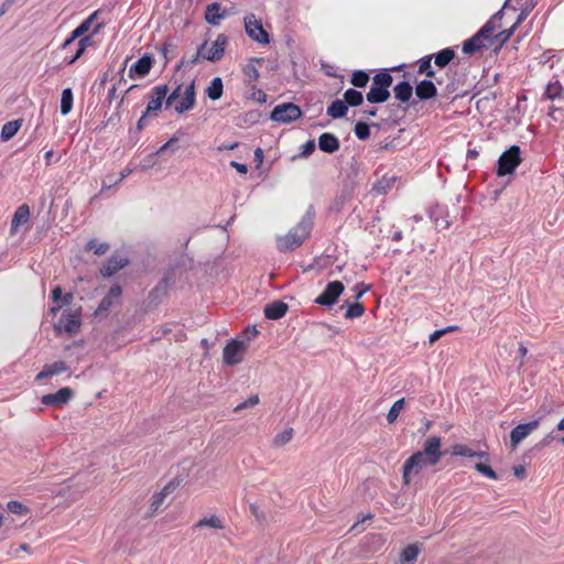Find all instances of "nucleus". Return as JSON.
<instances>
[{
  "mask_svg": "<svg viewBox=\"0 0 564 564\" xmlns=\"http://www.w3.org/2000/svg\"><path fill=\"white\" fill-rule=\"evenodd\" d=\"M54 156V151L53 150H48L44 153V160H45V165L46 166H50L52 164V159Z\"/></svg>",
  "mask_w": 564,
  "mask_h": 564,
  "instance_id": "0e129e2a",
  "label": "nucleus"
},
{
  "mask_svg": "<svg viewBox=\"0 0 564 564\" xmlns=\"http://www.w3.org/2000/svg\"><path fill=\"white\" fill-rule=\"evenodd\" d=\"M153 59L151 56L144 55L140 57L130 68L138 76L143 77L148 75L152 68Z\"/></svg>",
  "mask_w": 564,
  "mask_h": 564,
  "instance_id": "c85d7f7f",
  "label": "nucleus"
},
{
  "mask_svg": "<svg viewBox=\"0 0 564 564\" xmlns=\"http://www.w3.org/2000/svg\"><path fill=\"white\" fill-rule=\"evenodd\" d=\"M459 327L457 325H452V326H448L446 328H443V329H436L434 330L430 337H429V341L431 344L435 343L436 340H438L443 335L447 334V333H451V332H456L458 330Z\"/></svg>",
  "mask_w": 564,
  "mask_h": 564,
  "instance_id": "3c124183",
  "label": "nucleus"
},
{
  "mask_svg": "<svg viewBox=\"0 0 564 564\" xmlns=\"http://www.w3.org/2000/svg\"><path fill=\"white\" fill-rule=\"evenodd\" d=\"M247 346L243 341L231 339L224 348V362L228 366H235L243 360Z\"/></svg>",
  "mask_w": 564,
  "mask_h": 564,
  "instance_id": "6e6552de",
  "label": "nucleus"
},
{
  "mask_svg": "<svg viewBox=\"0 0 564 564\" xmlns=\"http://www.w3.org/2000/svg\"><path fill=\"white\" fill-rule=\"evenodd\" d=\"M344 101L347 106L358 107L364 101V96L360 91L349 88L344 94Z\"/></svg>",
  "mask_w": 564,
  "mask_h": 564,
  "instance_id": "4c0bfd02",
  "label": "nucleus"
},
{
  "mask_svg": "<svg viewBox=\"0 0 564 564\" xmlns=\"http://www.w3.org/2000/svg\"><path fill=\"white\" fill-rule=\"evenodd\" d=\"M404 405H405V399L404 398H401L399 400H397L392 406L390 408L388 414H387V421L389 423H393L397 421L400 412L404 409Z\"/></svg>",
  "mask_w": 564,
  "mask_h": 564,
  "instance_id": "37998d69",
  "label": "nucleus"
},
{
  "mask_svg": "<svg viewBox=\"0 0 564 564\" xmlns=\"http://www.w3.org/2000/svg\"><path fill=\"white\" fill-rule=\"evenodd\" d=\"M30 215L31 212L28 204H22L15 209L11 220V235H14L21 225H24L30 220Z\"/></svg>",
  "mask_w": 564,
  "mask_h": 564,
  "instance_id": "aec40b11",
  "label": "nucleus"
},
{
  "mask_svg": "<svg viewBox=\"0 0 564 564\" xmlns=\"http://www.w3.org/2000/svg\"><path fill=\"white\" fill-rule=\"evenodd\" d=\"M104 26H105L104 22H98V23L95 24V26L93 29V32L89 35H86V36L83 35L82 37H78L79 41L76 44L77 48H76V51L74 53V57H68V56L65 57V61L67 62L68 65L75 63L84 54L86 48L88 46L93 45V43H94V35L99 33V31Z\"/></svg>",
  "mask_w": 564,
  "mask_h": 564,
  "instance_id": "2eb2a0df",
  "label": "nucleus"
},
{
  "mask_svg": "<svg viewBox=\"0 0 564 564\" xmlns=\"http://www.w3.org/2000/svg\"><path fill=\"white\" fill-rule=\"evenodd\" d=\"M475 469L478 473L482 474L484 476H486L490 479H494V480L498 479L496 471L490 466H488L486 464L477 463L475 465Z\"/></svg>",
  "mask_w": 564,
  "mask_h": 564,
  "instance_id": "603ef678",
  "label": "nucleus"
},
{
  "mask_svg": "<svg viewBox=\"0 0 564 564\" xmlns=\"http://www.w3.org/2000/svg\"><path fill=\"white\" fill-rule=\"evenodd\" d=\"M420 553L416 544L404 547L400 554V564H414Z\"/></svg>",
  "mask_w": 564,
  "mask_h": 564,
  "instance_id": "f704fd0d",
  "label": "nucleus"
},
{
  "mask_svg": "<svg viewBox=\"0 0 564 564\" xmlns=\"http://www.w3.org/2000/svg\"><path fill=\"white\" fill-rule=\"evenodd\" d=\"M442 441L438 436H431L425 440L423 448L413 453L403 464L402 481L409 486L414 476H417L426 466H435L443 457L441 451Z\"/></svg>",
  "mask_w": 564,
  "mask_h": 564,
  "instance_id": "f03ea898",
  "label": "nucleus"
},
{
  "mask_svg": "<svg viewBox=\"0 0 564 564\" xmlns=\"http://www.w3.org/2000/svg\"><path fill=\"white\" fill-rule=\"evenodd\" d=\"M228 37L220 33L217 35L213 43L207 42V50L205 51V58L209 62H218L224 57Z\"/></svg>",
  "mask_w": 564,
  "mask_h": 564,
  "instance_id": "f8f14e48",
  "label": "nucleus"
},
{
  "mask_svg": "<svg viewBox=\"0 0 564 564\" xmlns=\"http://www.w3.org/2000/svg\"><path fill=\"white\" fill-rule=\"evenodd\" d=\"M563 91V86L561 85L558 79L551 80L545 88V97L547 99L554 100L556 98H561Z\"/></svg>",
  "mask_w": 564,
  "mask_h": 564,
  "instance_id": "58836bf2",
  "label": "nucleus"
},
{
  "mask_svg": "<svg viewBox=\"0 0 564 564\" xmlns=\"http://www.w3.org/2000/svg\"><path fill=\"white\" fill-rule=\"evenodd\" d=\"M415 94L419 99L427 100L437 96V89L432 80L424 79L416 85Z\"/></svg>",
  "mask_w": 564,
  "mask_h": 564,
  "instance_id": "5701e85b",
  "label": "nucleus"
},
{
  "mask_svg": "<svg viewBox=\"0 0 564 564\" xmlns=\"http://www.w3.org/2000/svg\"><path fill=\"white\" fill-rule=\"evenodd\" d=\"M369 82V75L364 70H356L351 75L350 83L358 88L366 87Z\"/></svg>",
  "mask_w": 564,
  "mask_h": 564,
  "instance_id": "de8ad7c7",
  "label": "nucleus"
},
{
  "mask_svg": "<svg viewBox=\"0 0 564 564\" xmlns=\"http://www.w3.org/2000/svg\"><path fill=\"white\" fill-rule=\"evenodd\" d=\"M520 13V10H517L514 13L513 11H509V14L506 15L502 20H501V23H502V28L501 29H498L496 31V33L505 30V29H508L512 25V23L517 20L518 15Z\"/></svg>",
  "mask_w": 564,
  "mask_h": 564,
  "instance_id": "5fc2aeb1",
  "label": "nucleus"
},
{
  "mask_svg": "<svg viewBox=\"0 0 564 564\" xmlns=\"http://www.w3.org/2000/svg\"><path fill=\"white\" fill-rule=\"evenodd\" d=\"M13 4V0H6L0 7V17H2Z\"/></svg>",
  "mask_w": 564,
  "mask_h": 564,
  "instance_id": "680f3d73",
  "label": "nucleus"
},
{
  "mask_svg": "<svg viewBox=\"0 0 564 564\" xmlns=\"http://www.w3.org/2000/svg\"><path fill=\"white\" fill-rule=\"evenodd\" d=\"M7 507L10 512L15 513V514H26L29 511L28 507H25L20 501H15V500L9 501Z\"/></svg>",
  "mask_w": 564,
  "mask_h": 564,
  "instance_id": "864d4df0",
  "label": "nucleus"
},
{
  "mask_svg": "<svg viewBox=\"0 0 564 564\" xmlns=\"http://www.w3.org/2000/svg\"><path fill=\"white\" fill-rule=\"evenodd\" d=\"M311 231L312 221L310 219L301 220L286 235L278 237V249L281 252H288L299 248L310 237Z\"/></svg>",
  "mask_w": 564,
  "mask_h": 564,
  "instance_id": "7ed1b4c3",
  "label": "nucleus"
},
{
  "mask_svg": "<svg viewBox=\"0 0 564 564\" xmlns=\"http://www.w3.org/2000/svg\"><path fill=\"white\" fill-rule=\"evenodd\" d=\"M207 50V41H205L198 48H197V52L196 54H194L192 56L191 59L188 61H185V58H182V61L180 62V64L176 66L177 69L182 68V67H187V66H194L196 64H198L199 62L202 61H206L205 58V51Z\"/></svg>",
  "mask_w": 564,
  "mask_h": 564,
  "instance_id": "72a5a7b5",
  "label": "nucleus"
},
{
  "mask_svg": "<svg viewBox=\"0 0 564 564\" xmlns=\"http://www.w3.org/2000/svg\"><path fill=\"white\" fill-rule=\"evenodd\" d=\"M13 4V0H6L0 7V17H2Z\"/></svg>",
  "mask_w": 564,
  "mask_h": 564,
  "instance_id": "e2e57ef3",
  "label": "nucleus"
},
{
  "mask_svg": "<svg viewBox=\"0 0 564 564\" xmlns=\"http://www.w3.org/2000/svg\"><path fill=\"white\" fill-rule=\"evenodd\" d=\"M129 263V260L126 257L120 254H112L108 261L100 268V274L105 278L112 276L119 270L124 268Z\"/></svg>",
  "mask_w": 564,
  "mask_h": 564,
  "instance_id": "f3484780",
  "label": "nucleus"
},
{
  "mask_svg": "<svg viewBox=\"0 0 564 564\" xmlns=\"http://www.w3.org/2000/svg\"><path fill=\"white\" fill-rule=\"evenodd\" d=\"M74 397V391L69 387L61 388L55 393L44 394L41 398V402L44 405H53L61 408L67 404Z\"/></svg>",
  "mask_w": 564,
  "mask_h": 564,
  "instance_id": "ddd939ff",
  "label": "nucleus"
},
{
  "mask_svg": "<svg viewBox=\"0 0 564 564\" xmlns=\"http://www.w3.org/2000/svg\"><path fill=\"white\" fill-rule=\"evenodd\" d=\"M479 155L478 151L476 149H469L467 151V159H471V160H475L477 159Z\"/></svg>",
  "mask_w": 564,
  "mask_h": 564,
  "instance_id": "774afa93",
  "label": "nucleus"
},
{
  "mask_svg": "<svg viewBox=\"0 0 564 564\" xmlns=\"http://www.w3.org/2000/svg\"><path fill=\"white\" fill-rule=\"evenodd\" d=\"M72 108H73V91L70 88H65L62 91L61 113L65 116L70 112Z\"/></svg>",
  "mask_w": 564,
  "mask_h": 564,
  "instance_id": "a19ab883",
  "label": "nucleus"
},
{
  "mask_svg": "<svg viewBox=\"0 0 564 564\" xmlns=\"http://www.w3.org/2000/svg\"><path fill=\"white\" fill-rule=\"evenodd\" d=\"M259 403V397L258 394L250 395L246 401L239 403L235 406L234 411L239 412L248 406H254Z\"/></svg>",
  "mask_w": 564,
  "mask_h": 564,
  "instance_id": "6e6d98bb",
  "label": "nucleus"
},
{
  "mask_svg": "<svg viewBox=\"0 0 564 564\" xmlns=\"http://www.w3.org/2000/svg\"><path fill=\"white\" fill-rule=\"evenodd\" d=\"M175 489V485L173 482H169L166 486L162 488L161 491L153 495L151 499V510L152 512H156L161 506L163 505L166 497Z\"/></svg>",
  "mask_w": 564,
  "mask_h": 564,
  "instance_id": "a878e982",
  "label": "nucleus"
},
{
  "mask_svg": "<svg viewBox=\"0 0 564 564\" xmlns=\"http://www.w3.org/2000/svg\"><path fill=\"white\" fill-rule=\"evenodd\" d=\"M254 158L256 160L261 164L263 161V151L261 148H257L254 151Z\"/></svg>",
  "mask_w": 564,
  "mask_h": 564,
  "instance_id": "338daca9",
  "label": "nucleus"
},
{
  "mask_svg": "<svg viewBox=\"0 0 564 564\" xmlns=\"http://www.w3.org/2000/svg\"><path fill=\"white\" fill-rule=\"evenodd\" d=\"M293 436L294 430L292 427H288L275 435V437L273 438V445L275 447L284 446L292 441Z\"/></svg>",
  "mask_w": 564,
  "mask_h": 564,
  "instance_id": "79ce46f5",
  "label": "nucleus"
},
{
  "mask_svg": "<svg viewBox=\"0 0 564 564\" xmlns=\"http://www.w3.org/2000/svg\"><path fill=\"white\" fill-rule=\"evenodd\" d=\"M169 93V88L166 85H159L152 88L151 94L149 95V101L147 105V109L144 116L156 112L161 109L162 102L166 99Z\"/></svg>",
  "mask_w": 564,
  "mask_h": 564,
  "instance_id": "4468645a",
  "label": "nucleus"
},
{
  "mask_svg": "<svg viewBox=\"0 0 564 564\" xmlns=\"http://www.w3.org/2000/svg\"><path fill=\"white\" fill-rule=\"evenodd\" d=\"M348 111V106L344 100L336 99L327 108V115L334 119L343 118Z\"/></svg>",
  "mask_w": 564,
  "mask_h": 564,
  "instance_id": "c9c22d12",
  "label": "nucleus"
},
{
  "mask_svg": "<svg viewBox=\"0 0 564 564\" xmlns=\"http://www.w3.org/2000/svg\"><path fill=\"white\" fill-rule=\"evenodd\" d=\"M100 11H94L88 18H86L77 28H75L70 35L64 41L62 47L64 50L68 48L78 37L85 35L90 29L93 30L95 26V22L99 15Z\"/></svg>",
  "mask_w": 564,
  "mask_h": 564,
  "instance_id": "9b49d317",
  "label": "nucleus"
},
{
  "mask_svg": "<svg viewBox=\"0 0 564 564\" xmlns=\"http://www.w3.org/2000/svg\"><path fill=\"white\" fill-rule=\"evenodd\" d=\"M355 134L359 140H366L370 135L369 126L366 122H357L355 126Z\"/></svg>",
  "mask_w": 564,
  "mask_h": 564,
  "instance_id": "8fccbe9b",
  "label": "nucleus"
},
{
  "mask_svg": "<svg viewBox=\"0 0 564 564\" xmlns=\"http://www.w3.org/2000/svg\"><path fill=\"white\" fill-rule=\"evenodd\" d=\"M62 294H63L62 288L59 285L55 286L52 290V295H51L53 302H58L62 299Z\"/></svg>",
  "mask_w": 564,
  "mask_h": 564,
  "instance_id": "bf43d9fd",
  "label": "nucleus"
},
{
  "mask_svg": "<svg viewBox=\"0 0 564 564\" xmlns=\"http://www.w3.org/2000/svg\"><path fill=\"white\" fill-rule=\"evenodd\" d=\"M223 90L224 85L221 78L215 77L207 87L206 93L212 100H218L223 95Z\"/></svg>",
  "mask_w": 564,
  "mask_h": 564,
  "instance_id": "e433bc0d",
  "label": "nucleus"
},
{
  "mask_svg": "<svg viewBox=\"0 0 564 564\" xmlns=\"http://www.w3.org/2000/svg\"><path fill=\"white\" fill-rule=\"evenodd\" d=\"M263 63V58L253 57L243 66L242 73L246 77L245 83L251 85L259 79V70L257 64Z\"/></svg>",
  "mask_w": 564,
  "mask_h": 564,
  "instance_id": "b1692460",
  "label": "nucleus"
},
{
  "mask_svg": "<svg viewBox=\"0 0 564 564\" xmlns=\"http://www.w3.org/2000/svg\"><path fill=\"white\" fill-rule=\"evenodd\" d=\"M345 286L340 281L329 282L325 290L316 297L315 303L323 306L334 305L343 294Z\"/></svg>",
  "mask_w": 564,
  "mask_h": 564,
  "instance_id": "1a4fd4ad",
  "label": "nucleus"
},
{
  "mask_svg": "<svg viewBox=\"0 0 564 564\" xmlns=\"http://www.w3.org/2000/svg\"><path fill=\"white\" fill-rule=\"evenodd\" d=\"M245 30L250 39L259 44L267 45L270 42L269 33L263 29L262 22L253 13L245 17Z\"/></svg>",
  "mask_w": 564,
  "mask_h": 564,
  "instance_id": "423d86ee",
  "label": "nucleus"
},
{
  "mask_svg": "<svg viewBox=\"0 0 564 564\" xmlns=\"http://www.w3.org/2000/svg\"><path fill=\"white\" fill-rule=\"evenodd\" d=\"M80 328V316L77 313H63L59 321L54 325L57 335L65 332L69 335L77 334Z\"/></svg>",
  "mask_w": 564,
  "mask_h": 564,
  "instance_id": "9d476101",
  "label": "nucleus"
},
{
  "mask_svg": "<svg viewBox=\"0 0 564 564\" xmlns=\"http://www.w3.org/2000/svg\"><path fill=\"white\" fill-rule=\"evenodd\" d=\"M300 149L301 152L297 155L293 156V160L297 158H308L316 149L315 140H308L307 142L302 144Z\"/></svg>",
  "mask_w": 564,
  "mask_h": 564,
  "instance_id": "09e8293b",
  "label": "nucleus"
},
{
  "mask_svg": "<svg viewBox=\"0 0 564 564\" xmlns=\"http://www.w3.org/2000/svg\"><path fill=\"white\" fill-rule=\"evenodd\" d=\"M432 59H433V54L425 55V56L421 57L416 62V64H417V74L419 75H424L427 78H434L435 82L438 85H441L443 83V80L441 78L436 77V72H435V69L432 66Z\"/></svg>",
  "mask_w": 564,
  "mask_h": 564,
  "instance_id": "412c9836",
  "label": "nucleus"
},
{
  "mask_svg": "<svg viewBox=\"0 0 564 564\" xmlns=\"http://www.w3.org/2000/svg\"><path fill=\"white\" fill-rule=\"evenodd\" d=\"M176 99H180V101L175 105V110L178 113H183L194 108L195 82L193 80L189 85H187L184 91H182V85H178L166 98V106H172Z\"/></svg>",
  "mask_w": 564,
  "mask_h": 564,
  "instance_id": "20e7f679",
  "label": "nucleus"
},
{
  "mask_svg": "<svg viewBox=\"0 0 564 564\" xmlns=\"http://www.w3.org/2000/svg\"><path fill=\"white\" fill-rule=\"evenodd\" d=\"M536 4L538 0H507L474 36L464 41L463 52L473 55L482 48H501Z\"/></svg>",
  "mask_w": 564,
  "mask_h": 564,
  "instance_id": "f257e3e1",
  "label": "nucleus"
},
{
  "mask_svg": "<svg viewBox=\"0 0 564 564\" xmlns=\"http://www.w3.org/2000/svg\"><path fill=\"white\" fill-rule=\"evenodd\" d=\"M520 154L521 150L518 145H512L505 151L498 159L497 176L501 177L512 174L522 162Z\"/></svg>",
  "mask_w": 564,
  "mask_h": 564,
  "instance_id": "39448f33",
  "label": "nucleus"
},
{
  "mask_svg": "<svg viewBox=\"0 0 564 564\" xmlns=\"http://www.w3.org/2000/svg\"><path fill=\"white\" fill-rule=\"evenodd\" d=\"M22 124H23V119H15V120L6 122L1 129V133H0L1 140L4 142L11 140L18 133V131L21 129Z\"/></svg>",
  "mask_w": 564,
  "mask_h": 564,
  "instance_id": "bb28decb",
  "label": "nucleus"
},
{
  "mask_svg": "<svg viewBox=\"0 0 564 564\" xmlns=\"http://www.w3.org/2000/svg\"><path fill=\"white\" fill-rule=\"evenodd\" d=\"M513 471H514V475L519 478H522L524 477V474H525V469L523 466H517L513 468Z\"/></svg>",
  "mask_w": 564,
  "mask_h": 564,
  "instance_id": "69168bd1",
  "label": "nucleus"
},
{
  "mask_svg": "<svg viewBox=\"0 0 564 564\" xmlns=\"http://www.w3.org/2000/svg\"><path fill=\"white\" fill-rule=\"evenodd\" d=\"M122 295L120 285H112L105 297L101 300L96 313H107L113 306L115 302L119 301Z\"/></svg>",
  "mask_w": 564,
  "mask_h": 564,
  "instance_id": "a211bd4d",
  "label": "nucleus"
},
{
  "mask_svg": "<svg viewBox=\"0 0 564 564\" xmlns=\"http://www.w3.org/2000/svg\"><path fill=\"white\" fill-rule=\"evenodd\" d=\"M131 170L130 169H124L121 173H120V177L113 182L109 181V183L107 184L106 182L102 183V188H110L112 185L115 184H118L120 183L123 178H126L128 175L131 174Z\"/></svg>",
  "mask_w": 564,
  "mask_h": 564,
  "instance_id": "4d7b16f0",
  "label": "nucleus"
},
{
  "mask_svg": "<svg viewBox=\"0 0 564 564\" xmlns=\"http://www.w3.org/2000/svg\"><path fill=\"white\" fill-rule=\"evenodd\" d=\"M231 166H234L239 173L246 174L248 172L247 165L238 162H231Z\"/></svg>",
  "mask_w": 564,
  "mask_h": 564,
  "instance_id": "052dcab7",
  "label": "nucleus"
},
{
  "mask_svg": "<svg viewBox=\"0 0 564 564\" xmlns=\"http://www.w3.org/2000/svg\"><path fill=\"white\" fill-rule=\"evenodd\" d=\"M455 58V51L446 47L433 54L434 65L438 68L446 67Z\"/></svg>",
  "mask_w": 564,
  "mask_h": 564,
  "instance_id": "c756f323",
  "label": "nucleus"
},
{
  "mask_svg": "<svg viewBox=\"0 0 564 564\" xmlns=\"http://www.w3.org/2000/svg\"><path fill=\"white\" fill-rule=\"evenodd\" d=\"M540 421L517 425L510 433V446L514 449L525 437L539 427Z\"/></svg>",
  "mask_w": 564,
  "mask_h": 564,
  "instance_id": "dca6fc26",
  "label": "nucleus"
},
{
  "mask_svg": "<svg viewBox=\"0 0 564 564\" xmlns=\"http://www.w3.org/2000/svg\"><path fill=\"white\" fill-rule=\"evenodd\" d=\"M318 147L323 152L334 153L339 149L340 142L335 134L324 132L318 138Z\"/></svg>",
  "mask_w": 564,
  "mask_h": 564,
  "instance_id": "4be33fe9",
  "label": "nucleus"
},
{
  "mask_svg": "<svg viewBox=\"0 0 564 564\" xmlns=\"http://www.w3.org/2000/svg\"><path fill=\"white\" fill-rule=\"evenodd\" d=\"M220 9L221 6L218 2L208 4L205 11V20L212 25H218L225 17L220 13Z\"/></svg>",
  "mask_w": 564,
  "mask_h": 564,
  "instance_id": "cd10ccee",
  "label": "nucleus"
},
{
  "mask_svg": "<svg viewBox=\"0 0 564 564\" xmlns=\"http://www.w3.org/2000/svg\"><path fill=\"white\" fill-rule=\"evenodd\" d=\"M355 289H356V291H357V293H356V296H355V297H356V300H359V299H360V297H361L366 292H368V291H369L370 285L365 284V283H359V284H357V285H356V288H355Z\"/></svg>",
  "mask_w": 564,
  "mask_h": 564,
  "instance_id": "13d9d810",
  "label": "nucleus"
},
{
  "mask_svg": "<svg viewBox=\"0 0 564 564\" xmlns=\"http://www.w3.org/2000/svg\"><path fill=\"white\" fill-rule=\"evenodd\" d=\"M393 78L388 72H380L372 78V85L382 89H389L392 85Z\"/></svg>",
  "mask_w": 564,
  "mask_h": 564,
  "instance_id": "ea45409f",
  "label": "nucleus"
},
{
  "mask_svg": "<svg viewBox=\"0 0 564 564\" xmlns=\"http://www.w3.org/2000/svg\"><path fill=\"white\" fill-rule=\"evenodd\" d=\"M343 307H346L345 312V318L346 319H354L361 317L365 314V306L362 303L356 302V303H349L348 301H345L343 304Z\"/></svg>",
  "mask_w": 564,
  "mask_h": 564,
  "instance_id": "473e14b6",
  "label": "nucleus"
},
{
  "mask_svg": "<svg viewBox=\"0 0 564 564\" xmlns=\"http://www.w3.org/2000/svg\"><path fill=\"white\" fill-rule=\"evenodd\" d=\"M395 99L401 102H406L410 100L413 94V88L408 82H401L397 84L393 88Z\"/></svg>",
  "mask_w": 564,
  "mask_h": 564,
  "instance_id": "2f4dec72",
  "label": "nucleus"
},
{
  "mask_svg": "<svg viewBox=\"0 0 564 564\" xmlns=\"http://www.w3.org/2000/svg\"><path fill=\"white\" fill-rule=\"evenodd\" d=\"M86 250L93 251L97 256H102L109 250V245L107 242H98L95 239H91L86 245Z\"/></svg>",
  "mask_w": 564,
  "mask_h": 564,
  "instance_id": "a18cd8bd",
  "label": "nucleus"
},
{
  "mask_svg": "<svg viewBox=\"0 0 564 564\" xmlns=\"http://www.w3.org/2000/svg\"><path fill=\"white\" fill-rule=\"evenodd\" d=\"M288 310V304L282 301H275L265 305L264 316L268 319H279L286 314Z\"/></svg>",
  "mask_w": 564,
  "mask_h": 564,
  "instance_id": "393cba45",
  "label": "nucleus"
},
{
  "mask_svg": "<svg viewBox=\"0 0 564 564\" xmlns=\"http://www.w3.org/2000/svg\"><path fill=\"white\" fill-rule=\"evenodd\" d=\"M68 369L67 364L62 360L44 365L43 369L36 375L35 381H43L46 378L68 371Z\"/></svg>",
  "mask_w": 564,
  "mask_h": 564,
  "instance_id": "6ab92c4d",
  "label": "nucleus"
},
{
  "mask_svg": "<svg viewBox=\"0 0 564 564\" xmlns=\"http://www.w3.org/2000/svg\"><path fill=\"white\" fill-rule=\"evenodd\" d=\"M302 116L301 108L292 102L278 105L273 108L270 118L281 123H291Z\"/></svg>",
  "mask_w": 564,
  "mask_h": 564,
  "instance_id": "0eeeda50",
  "label": "nucleus"
},
{
  "mask_svg": "<svg viewBox=\"0 0 564 564\" xmlns=\"http://www.w3.org/2000/svg\"><path fill=\"white\" fill-rule=\"evenodd\" d=\"M203 527H210L214 529H224V524L217 516H212L209 518H203L199 521H197L196 524L194 525V528H203Z\"/></svg>",
  "mask_w": 564,
  "mask_h": 564,
  "instance_id": "c03bdc74",
  "label": "nucleus"
},
{
  "mask_svg": "<svg viewBox=\"0 0 564 564\" xmlns=\"http://www.w3.org/2000/svg\"><path fill=\"white\" fill-rule=\"evenodd\" d=\"M366 97L370 104H381L389 99L390 91L389 89H382L371 85L370 90L367 93Z\"/></svg>",
  "mask_w": 564,
  "mask_h": 564,
  "instance_id": "7c9ffc66",
  "label": "nucleus"
},
{
  "mask_svg": "<svg viewBox=\"0 0 564 564\" xmlns=\"http://www.w3.org/2000/svg\"><path fill=\"white\" fill-rule=\"evenodd\" d=\"M453 456L475 457V451L465 444H454L451 448Z\"/></svg>",
  "mask_w": 564,
  "mask_h": 564,
  "instance_id": "49530a36",
  "label": "nucleus"
}]
</instances>
